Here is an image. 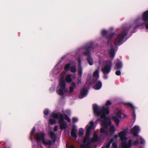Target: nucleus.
Here are the masks:
<instances>
[{
    "instance_id": "bb28decb",
    "label": "nucleus",
    "mask_w": 148,
    "mask_h": 148,
    "mask_svg": "<svg viewBox=\"0 0 148 148\" xmlns=\"http://www.w3.org/2000/svg\"><path fill=\"white\" fill-rule=\"evenodd\" d=\"M108 32V31L105 29H103L101 31L102 35L104 36H105Z\"/></svg>"
},
{
    "instance_id": "f257e3e1",
    "label": "nucleus",
    "mask_w": 148,
    "mask_h": 148,
    "mask_svg": "<svg viewBox=\"0 0 148 148\" xmlns=\"http://www.w3.org/2000/svg\"><path fill=\"white\" fill-rule=\"evenodd\" d=\"M111 104L110 101H108L105 106L102 108L95 104L93 105L95 115L100 117V118L97 119L96 121L98 122L99 121L101 125V133L105 136L108 134L109 130L112 134L114 133L115 131L114 125H111L110 119L106 116L109 114L110 111L108 106Z\"/></svg>"
},
{
    "instance_id": "cd10ccee",
    "label": "nucleus",
    "mask_w": 148,
    "mask_h": 148,
    "mask_svg": "<svg viewBox=\"0 0 148 148\" xmlns=\"http://www.w3.org/2000/svg\"><path fill=\"white\" fill-rule=\"evenodd\" d=\"M35 131V127H34L32 129L31 131L30 132V135L32 136L34 134Z\"/></svg>"
},
{
    "instance_id": "4be33fe9",
    "label": "nucleus",
    "mask_w": 148,
    "mask_h": 148,
    "mask_svg": "<svg viewBox=\"0 0 148 148\" xmlns=\"http://www.w3.org/2000/svg\"><path fill=\"white\" fill-rule=\"evenodd\" d=\"M77 132V130L75 127H74L72 129L71 132V136L73 138L76 139L77 138L76 133Z\"/></svg>"
},
{
    "instance_id": "f8f14e48",
    "label": "nucleus",
    "mask_w": 148,
    "mask_h": 148,
    "mask_svg": "<svg viewBox=\"0 0 148 148\" xmlns=\"http://www.w3.org/2000/svg\"><path fill=\"white\" fill-rule=\"evenodd\" d=\"M45 134L44 132H40L36 133L35 135V138L38 144L41 143L45 139Z\"/></svg>"
},
{
    "instance_id": "c9c22d12",
    "label": "nucleus",
    "mask_w": 148,
    "mask_h": 148,
    "mask_svg": "<svg viewBox=\"0 0 148 148\" xmlns=\"http://www.w3.org/2000/svg\"><path fill=\"white\" fill-rule=\"evenodd\" d=\"M55 90V88L54 87H53V88H51L50 89V90L51 91H54Z\"/></svg>"
},
{
    "instance_id": "a878e982",
    "label": "nucleus",
    "mask_w": 148,
    "mask_h": 148,
    "mask_svg": "<svg viewBox=\"0 0 148 148\" xmlns=\"http://www.w3.org/2000/svg\"><path fill=\"white\" fill-rule=\"evenodd\" d=\"M44 113L45 115V118H46L47 116L49 114V110L48 109H45V110H44Z\"/></svg>"
},
{
    "instance_id": "b1692460",
    "label": "nucleus",
    "mask_w": 148,
    "mask_h": 148,
    "mask_svg": "<svg viewBox=\"0 0 148 148\" xmlns=\"http://www.w3.org/2000/svg\"><path fill=\"white\" fill-rule=\"evenodd\" d=\"M122 66L121 62L119 60H117L115 61V65L114 67L115 69H120Z\"/></svg>"
},
{
    "instance_id": "f03ea898",
    "label": "nucleus",
    "mask_w": 148,
    "mask_h": 148,
    "mask_svg": "<svg viewBox=\"0 0 148 148\" xmlns=\"http://www.w3.org/2000/svg\"><path fill=\"white\" fill-rule=\"evenodd\" d=\"M128 129L126 128L119 132L118 135H115L114 138H112L109 142L106 143L103 147L101 148H109L111 143L114 141H116L118 137L121 141V146L122 148H130L132 146V139H129L127 141V138L126 136L128 132Z\"/></svg>"
},
{
    "instance_id": "e433bc0d",
    "label": "nucleus",
    "mask_w": 148,
    "mask_h": 148,
    "mask_svg": "<svg viewBox=\"0 0 148 148\" xmlns=\"http://www.w3.org/2000/svg\"><path fill=\"white\" fill-rule=\"evenodd\" d=\"M66 112L68 114H69L70 113V111L69 110H67L66 111Z\"/></svg>"
},
{
    "instance_id": "6e6552de",
    "label": "nucleus",
    "mask_w": 148,
    "mask_h": 148,
    "mask_svg": "<svg viewBox=\"0 0 148 148\" xmlns=\"http://www.w3.org/2000/svg\"><path fill=\"white\" fill-rule=\"evenodd\" d=\"M145 26L148 29V10L144 12L143 14L142 19L138 18L134 22V23L130 27H133L134 29L138 27L142 28Z\"/></svg>"
},
{
    "instance_id": "7ed1b4c3",
    "label": "nucleus",
    "mask_w": 148,
    "mask_h": 148,
    "mask_svg": "<svg viewBox=\"0 0 148 148\" xmlns=\"http://www.w3.org/2000/svg\"><path fill=\"white\" fill-rule=\"evenodd\" d=\"M94 123L92 121H90L88 124L86 126L85 128L86 132L83 141V143L81 145V148H90V144L92 142H96L98 139V136L94 134L91 140L90 139V130L94 129Z\"/></svg>"
},
{
    "instance_id": "1a4fd4ad",
    "label": "nucleus",
    "mask_w": 148,
    "mask_h": 148,
    "mask_svg": "<svg viewBox=\"0 0 148 148\" xmlns=\"http://www.w3.org/2000/svg\"><path fill=\"white\" fill-rule=\"evenodd\" d=\"M92 45V42H91L78 49L80 52L83 53V54L87 56V62L89 65L91 66L93 65L94 64L93 59L90 56V53L94 52Z\"/></svg>"
},
{
    "instance_id": "4468645a",
    "label": "nucleus",
    "mask_w": 148,
    "mask_h": 148,
    "mask_svg": "<svg viewBox=\"0 0 148 148\" xmlns=\"http://www.w3.org/2000/svg\"><path fill=\"white\" fill-rule=\"evenodd\" d=\"M106 52L112 58L114 57L115 55L114 49L112 45L110 44L109 45L108 49Z\"/></svg>"
},
{
    "instance_id": "2f4dec72",
    "label": "nucleus",
    "mask_w": 148,
    "mask_h": 148,
    "mask_svg": "<svg viewBox=\"0 0 148 148\" xmlns=\"http://www.w3.org/2000/svg\"><path fill=\"white\" fill-rule=\"evenodd\" d=\"M112 146L113 148H117V144L115 143H112Z\"/></svg>"
},
{
    "instance_id": "2eb2a0df",
    "label": "nucleus",
    "mask_w": 148,
    "mask_h": 148,
    "mask_svg": "<svg viewBox=\"0 0 148 148\" xmlns=\"http://www.w3.org/2000/svg\"><path fill=\"white\" fill-rule=\"evenodd\" d=\"M124 106L127 108H131L133 110L134 112L132 113L133 119L135 120L136 118V115L134 110L135 107L131 103L129 102H125L124 103Z\"/></svg>"
},
{
    "instance_id": "aec40b11",
    "label": "nucleus",
    "mask_w": 148,
    "mask_h": 148,
    "mask_svg": "<svg viewBox=\"0 0 148 148\" xmlns=\"http://www.w3.org/2000/svg\"><path fill=\"white\" fill-rule=\"evenodd\" d=\"M88 90L84 88H83L81 91L80 95L79 96V97L82 99L84 97L86 96L88 94Z\"/></svg>"
},
{
    "instance_id": "c756f323",
    "label": "nucleus",
    "mask_w": 148,
    "mask_h": 148,
    "mask_svg": "<svg viewBox=\"0 0 148 148\" xmlns=\"http://www.w3.org/2000/svg\"><path fill=\"white\" fill-rule=\"evenodd\" d=\"M64 119L67 120L69 122H71V119L66 115L65 116Z\"/></svg>"
},
{
    "instance_id": "a211bd4d",
    "label": "nucleus",
    "mask_w": 148,
    "mask_h": 148,
    "mask_svg": "<svg viewBox=\"0 0 148 148\" xmlns=\"http://www.w3.org/2000/svg\"><path fill=\"white\" fill-rule=\"evenodd\" d=\"M78 72L79 75L81 77L82 74V69L81 66V61L80 58L78 59Z\"/></svg>"
},
{
    "instance_id": "473e14b6",
    "label": "nucleus",
    "mask_w": 148,
    "mask_h": 148,
    "mask_svg": "<svg viewBox=\"0 0 148 148\" xmlns=\"http://www.w3.org/2000/svg\"><path fill=\"white\" fill-rule=\"evenodd\" d=\"M115 73L116 75H120L121 74V72L120 71H117Z\"/></svg>"
},
{
    "instance_id": "9b49d317",
    "label": "nucleus",
    "mask_w": 148,
    "mask_h": 148,
    "mask_svg": "<svg viewBox=\"0 0 148 148\" xmlns=\"http://www.w3.org/2000/svg\"><path fill=\"white\" fill-rule=\"evenodd\" d=\"M123 111L120 109H117L114 112V114L115 116H113L112 119L114 121L117 127H119V125L120 120L118 118H121V114H123Z\"/></svg>"
},
{
    "instance_id": "423d86ee",
    "label": "nucleus",
    "mask_w": 148,
    "mask_h": 148,
    "mask_svg": "<svg viewBox=\"0 0 148 148\" xmlns=\"http://www.w3.org/2000/svg\"><path fill=\"white\" fill-rule=\"evenodd\" d=\"M127 34L126 29H124L120 32L114 35L112 34L107 37L106 39L108 43L112 41L114 38V43L116 46L121 45L124 42V39Z\"/></svg>"
},
{
    "instance_id": "dca6fc26",
    "label": "nucleus",
    "mask_w": 148,
    "mask_h": 148,
    "mask_svg": "<svg viewBox=\"0 0 148 148\" xmlns=\"http://www.w3.org/2000/svg\"><path fill=\"white\" fill-rule=\"evenodd\" d=\"M139 140L140 141V143L141 144L143 145L145 144V140L141 137L138 136L137 137V139L132 140L133 141V142H132V145H137L138 143Z\"/></svg>"
},
{
    "instance_id": "9d476101",
    "label": "nucleus",
    "mask_w": 148,
    "mask_h": 148,
    "mask_svg": "<svg viewBox=\"0 0 148 148\" xmlns=\"http://www.w3.org/2000/svg\"><path fill=\"white\" fill-rule=\"evenodd\" d=\"M73 73H75L76 71V64L73 62H70L69 63L66 64L64 67V70L62 72V75H64L66 73L67 71L70 70Z\"/></svg>"
},
{
    "instance_id": "f3484780",
    "label": "nucleus",
    "mask_w": 148,
    "mask_h": 148,
    "mask_svg": "<svg viewBox=\"0 0 148 148\" xmlns=\"http://www.w3.org/2000/svg\"><path fill=\"white\" fill-rule=\"evenodd\" d=\"M95 85L94 86V88L96 90H99L100 89L102 86L101 82L97 80L93 81Z\"/></svg>"
},
{
    "instance_id": "ddd939ff",
    "label": "nucleus",
    "mask_w": 148,
    "mask_h": 148,
    "mask_svg": "<svg viewBox=\"0 0 148 148\" xmlns=\"http://www.w3.org/2000/svg\"><path fill=\"white\" fill-rule=\"evenodd\" d=\"M140 131L139 127L138 125H135L131 130V132L132 134L134 137L133 138V139H137V138L138 136V134Z\"/></svg>"
},
{
    "instance_id": "20e7f679",
    "label": "nucleus",
    "mask_w": 148,
    "mask_h": 148,
    "mask_svg": "<svg viewBox=\"0 0 148 148\" xmlns=\"http://www.w3.org/2000/svg\"><path fill=\"white\" fill-rule=\"evenodd\" d=\"M99 66L97 69L93 73V81L97 80L99 77V70L100 66H103L102 71L104 74L108 73L111 71L112 63L111 61H103V60L100 59L99 61Z\"/></svg>"
},
{
    "instance_id": "a19ab883",
    "label": "nucleus",
    "mask_w": 148,
    "mask_h": 148,
    "mask_svg": "<svg viewBox=\"0 0 148 148\" xmlns=\"http://www.w3.org/2000/svg\"><path fill=\"white\" fill-rule=\"evenodd\" d=\"M124 116L125 117H127V116L125 114H124Z\"/></svg>"
},
{
    "instance_id": "ea45409f",
    "label": "nucleus",
    "mask_w": 148,
    "mask_h": 148,
    "mask_svg": "<svg viewBox=\"0 0 148 148\" xmlns=\"http://www.w3.org/2000/svg\"><path fill=\"white\" fill-rule=\"evenodd\" d=\"M104 77L105 79H106L108 78V76L106 75H105Z\"/></svg>"
},
{
    "instance_id": "c85d7f7f",
    "label": "nucleus",
    "mask_w": 148,
    "mask_h": 148,
    "mask_svg": "<svg viewBox=\"0 0 148 148\" xmlns=\"http://www.w3.org/2000/svg\"><path fill=\"white\" fill-rule=\"evenodd\" d=\"M35 131V127H34L32 129L31 131L30 132V135L32 136L34 134Z\"/></svg>"
},
{
    "instance_id": "7c9ffc66",
    "label": "nucleus",
    "mask_w": 148,
    "mask_h": 148,
    "mask_svg": "<svg viewBox=\"0 0 148 148\" xmlns=\"http://www.w3.org/2000/svg\"><path fill=\"white\" fill-rule=\"evenodd\" d=\"M78 119L77 118L74 117L72 119V121L73 123H75L78 121Z\"/></svg>"
},
{
    "instance_id": "6ab92c4d",
    "label": "nucleus",
    "mask_w": 148,
    "mask_h": 148,
    "mask_svg": "<svg viewBox=\"0 0 148 148\" xmlns=\"http://www.w3.org/2000/svg\"><path fill=\"white\" fill-rule=\"evenodd\" d=\"M66 74L64 75H62V74H61V77L63 76L64 77V75H65ZM64 81L65 82H66L67 83H70L72 82V78L71 77V76L70 75H66L65 77V78H64Z\"/></svg>"
},
{
    "instance_id": "5701e85b",
    "label": "nucleus",
    "mask_w": 148,
    "mask_h": 148,
    "mask_svg": "<svg viewBox=\"0 0 148 148\" xmlns=\"http://www.w3.org/2000/svg\"><path fill=\"white\" fill-rule=\"evenodd\" d=\"M49 136L52 139L54 142L56 141V136L55 134L52 131H49L48 132Z\"/></svg>"
},
{
    "instance_id": "0eeeda50",
    "label": "nucleus",
    "mask_w": 148,
    "mask_h": 148,
    "mask_svg": "<svg viewBox=\"0 0 148 148\" xmlns=\"http://www.w3.org/2000/svg\"><path fill=\"white\" fill-rule=\"evenodd\" d=\"M56 119H58V124L61 130L65 129L67 127V124L64 119V116L60 113L53 112L49 120V122L51 125L56 123L57 122Z\"/></svg>"
},
{
    "instance_id": "393cba45",
    "label": "nucleus",
    "mask_w": 148,
    "mask_h": 148,
    "mask_svg": "<svg viewBox=\"0 0 148 148\" xmlns=\"http://www.w3.org/2000/svg\"><path fill=\"white\" fill-rule=\"evenodd\" d=\"M84 134V129L83 128H80L79 131V136H82Z\"/></svg>"
},
{
    "instance_id": "39448f33",
    "label": "nucleus",
    "mask_w": 148,
    "mask_h": 148,
    "mask_svg": "<svg viewBox=\"0 0 148 148\" xmlns=\"http://www.w3.org/2000/svg\"><path fill=\"white\" fill-rule=\"evenodd\" d=\"M66 84L64 81V77L63 76L62 77L60 78L58 85L56 89L57 93L61 95H63L64 93H69L72 92L74 89L76 87V84L74 82H72L71 86L69 88V90L66 88Z\"/></svg>"
},
{
    "instance_id": "4c0bfd02",
    "label": "nucleus",
    "mask_w": 148,
    "mask_h": 148,
    "mask_svg": "<svg viewBox=\"0 0 148 148\" xmlns=\"http://www.w3.org/2000/svg\"><path fill=\"white\" fill-rule=\"evenodd\" d=\"M69 148H74V146L73 145H71L69 146Z\"/></svg>"
},
{
    "instance_id": "72a5a7b5",
    "label": "nucleus",
    "mask_w": 148,
    "mask_h": 148,
    "mask_svg": "<svg viewBox=\"0 0 148 148\" xmlns=\"http://www.w3.org/2000/svg\"><path fill=\"white\" fill-rule=\"evenodd\" d=\"M58 126L57 125L54 128L53 130L54 132H56L58 131Z\"/></svg>"
},
{
    "instance_id": "f704fd0d",
    "label": "nucleus",
    "mask_w": 148,
    "mask_h": 148,
    "mask_svg": "<svg viewBox=\"0 0 148 148\" xmlns=\"http://www.w3.org/2000/svg\"><path fill=\"white\" fill-rule=\"evenodd\" d=\"M78 82L77 84L78 85H79L81 83V79H78Z\"/></svg>"
},
{
    "instance_id": "412c9836",
    "label": "nucleus",
    "mask_w": 148,
    "mask_h": 148,
    "mask_svg": "<svg viewBox=\"0 0 148 148\" xmlns=\"http://www.w3.org/2000/svg\"><path fill=\"white\" fill-rule=\"evenodd\" d=\"M42 143L44 144L46 146H51L52 143V141L49 139H43L42 142Z\"/></svg>"
},
{
    "instance_id": "79ce46f5",
    "label": "nucleus",
    "mask_w": 148,
    "mask_h": 148,
    "mask_svg": "<svg viewBox=\"0 0 148 148\" xmlns=\"http://www.w3.org/2000/svg\"><path fill=\"white\" fill-rule=\"evenodd\" d=\"M31 140H32V139H31Z\"/></svg>"
},
{
    "instance_id": "58836bf2",
    "label": "nucleus",
    "mask_w": 148,
    "mask_h": 148,
    "mask_svg": "<svg viewBox=\"0 0 148 148\" xmlns=\"http://www.w3.org/2000/svg\"><path fill=\"white\" fill-rule=\"evenodd\" d=\"M58 64L56 65L54 69H57L58 67Z\"/></svg>"
}]
</instances>
